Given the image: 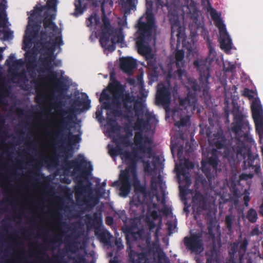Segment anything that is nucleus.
<instances>
[{
  "instance_id": "nucleus-8",
  "label": "nucleus",
  "mask_w": 263,
  "mask_h": 263,
  "mask_svg": "<svg viewBox=\"0 0 263 263\" xmlns=\"http://www.w3.org/2000/svg\"><path fill=\"white\" fill-rule=\"evenodd\" d=\"M101 9L102 13V20L103 25L101 26L102 32L99 42L102 48L109 51L112 52L116 49L114 39H111V44L109 43L110 42V37L114 32V30L111 26L109 18L106 15L104 6H103V4H102Z\"/></svg>"
},
{
  "instance_id": "nucleus-22",
  "label": "nucleus",
  "mask_w": 263,
  "mask_h": 263,
  "mask_svg": "<svg viewBox=\"0 0 263 263\" xmlns=\"http://www.w3.org/2000/svg\"><path fill=\"white\" fill-rule=\"evenodd\" d=\"M137 66L136 60L132 57L122 58L120 59V69L125 73L131 74Z\"/></svg>"
},
{
  "instance_id": "nucleus-37",
  "label": "nucleus",
  "mask_w": 263,
  "mask_h": 263,
  "mask_svg": "<svg viewBox=\"0 0 263 263\" xmlns=\"http://www.w3.org/2000/svg\"><path fill=\"white\" fill-rule=\"evenodd\" d=\"M246 217L250 222L253 223L257 221L258 214L255 209L251 208L247 212Z\"/></svg>"
},
{
  "instance_id": "nucleus-56",
  "label": "nucleus",
  "mask_w": 263,
  "mask_h": 263,
  "mask_svg": "<svg viewBox=\"0 0 263 263\" xmlns=\"http://www.w3.org/2000/svg\"><path fill=\"white\" fill-rule=\"evenodd\" d=\"M225 223L228 229L230 230L232 227V218L231 215L226 216L225 218Z\"/></svg>"
},
{
  "instance_id": "nucleus-9",
  "label": "nucleus",
  "mask_w": 263,
  "mask_h": 263,
  "mask_svg": "<svg viewBox=\"0 0 263 263\" xmlns=\"http://www.w3.org/2000/svg\"><path fill=\"white\" fill-rule=\"evenodd\" d=\"M168 10V17L171 26V33L173 35L176 32V35L178 36L181 32L180 16L184 17L185 13L190 12L189 7L187 5L180 6L173 4Z\"/></svg>"
},
{
  "instance_id": "nucleus-13",
  "label": "nucleus",
  "mask_w": 263,
  "mask_h": 263,
  "mask_svg": "<svg viewBox=\"0 0 263 263\" xmlns=\"http://www.w3.org/2000/svg\"><path fill=\"white\" fill-rule=\"evenodd\" d=\"M134 142L138 146L140 152L143 154H146L148 158L154 157V153L153 148L149 146L146 147L143 143L151 144L152 140L146 136H143L141 132H136L135 134Z\"/></svg>"
},
{
  "instance_id": "nucleus-64",
  "label": "nucleus",
  "mask_w": 263,
  "mask_h": 263,
  "mask_svg": "<svg viewBox=\"0 0 263 263\" xmlns=\"http://www.w3.org/2000/svg\"><path fill=\"white\" fill-rule=\"evenodd\" d=\"M115 245L118 250H121L123 248V245L120 239H117L115 241Z\"/></svg>"
},
{
  "instance_id": "nucleus-25",
  "label": "nucleus",
  "mask_w": 263,
  "mask_h": 263,
  "mask_svg": "<svg viewBox=\"0 0 263 263\" xmlns=\"http://www.w3.org/2000/svg\"><path fill=\"white\" fill-rule=\"evenodd\" d=\"M184 52L182 50H178L175 54L176 65L177 70L175 73L179 79H182V76L185 73V70L182 69L184 67Z\"/></svg>"
},
{
  "instance_id": "nucleus-15",
  "label": "nucleus",
  "mask_w": 263,
  "mask_h": 263,
  "mask_svg": "<svg viewBox=\"0 0 263 263\" xmlns=\"http://www.w3.org/2000/svg\"><path fill=\"white\" fill-rule=\"evenodd\" d=\"M251 109L256 132H263V110L261 105L257 101H253L251 105Z\"/></svg>"
},
{
  "instance_id": "nucleus-48",
  "label": "nucleus",
  "mask_w": 263,
  "mask_h": 263,
  "mask_svg": "<svg viewBox=\"0 0 263 263\" xmlns=\"http://www.w3.org/2000/svg\"><path fill=\"white\" fill-rule=\"evenodd\" d=\"M122 153V149L121 147L119 145H117L116 147L112 148L109 151L110 154L111 156H116L118 154H121L122 156V159H124L125 158L123 156V154L125 152Z\"/></svg>"
},
{
  "instance_id": "nucleus-11",
  "label": "nucleus",
  "mask_w": 263,
  "mask_h": 263,
  "mask_svg": "<svg viewBox=\"0 0 263 263\" xmlns=\"http://www.w3.org/2000/svg\"><path fill=\"white\" fill-rule=\"evenodd\" d=\"M58 4V0H48L46 5L44 6L45 7L43 21L44 28L45 29H49L55 33L59 30L58 26L53 22L56 18Z\"/></svg>"
},
{
  "instance_id": "nucleus-63",
  "label": "nucleus",
  "mask_w": 263,
  "mask_h": 263,
  "mask_svg": "<svg viewBox=\"0 0 263 263\" xmlns=\"http://www.w3.org/2000/svg\"><path fill=\"white\" fill-rule=\"evenodd\" d=\"M57 261L60 263H69L67 261L63 260L64 256L61 254L57 255L55 257Z\"/></svg>"
},
{
  "instance_id": "nucleus-58",
  "label": "nucleus",
  "mask_w": 263,
  "mask_h": 263,
  "mask_svg": "<svg viewBox=\"0 0 263 263\" xmlns=\"http://www.w3.org/2000/svg\"><path fill=\"white\" fill-rule=\"evenodd\" d=\"M111 39H114V42H115V45L116 43H121L124 40V36L121 33H119L117 35V36H115Z\"/></svg>"
},
{
  "instance_id": "nucleus-45",
  "label": "nucleus",
  "mask_w": 263,
  "mask_h": 263,
  "mask_svg": "<svg viewBox=\"0 0 263 263\" xmlns=\"http://www.w3.org/2000/svg\"><path fill=\"white\" fill-rule=\"evenodd\" d=\"M2 154L0 155V186H2V182L3 181H6L10 180L11 179V176H8L7 175H4L2 173V171H3V168L2 166L3 165V162L2 161Z\"/></svg>"
},
{
  "instance_id": "nucleus-31",
  "label": "nucleus",
  "mask_w": 263,
  "mask_h": 263,
  "mask_svg": "<svg viewBox=\"0 0 263 263\" xmlns=\"http://www.w3.org/2000/svg\"><path fill=\"white\" fill-rule=\"evenodd\" d=\"M85 217L86 223L88 226H91L94 223L100 224L102 221L101 215L97 212L94 213L92 216L89 214H87Z\"/></svg>"
},
{
  "instance_id": "nucleus-34",
  "label": "nucleus",
  "mask_w": 263,
  "mask_h": 263,
  "mask_svg": "<svg viewBox=\"0 0 263 263\" xmlns=\"http://www.w3.org/2000/svg\"><path fill=\"white\" fill-rule=\"evenodd\" d=\"M210 15L212 20L214 21L215 26L220 29L226 25L223 23L222 20L220 18V15L218 14L216 10L213 8H212L210 11Z\"/></svg>"
},
{
  "instance_id": "nucleus-38",
  "label": "nucleus",
  "mask_w": 263,
  "mask_h": 263,
  "mask_svg": "<svg viewBox=\"0 0 263 263\" xmlns=\"http://www.w3.org/2000/svg\"><path fill=\"white\" fill-rule=\"evenodd\" d=\"M15 56L13 54H11L8 59L6 61L7 65L11 66L14 68H17L23 64L22 59L14 60Z\"/></svg>"
},
{
  "instance_id": "nucleus-43",
  "label": "nucleus",
  "mask_w": 263,
  "mask_h": 263,
  "mask_svg": "<svg viewBox=\"0 0 263 263\" xmlns=\"http://www.w3.org/2000/svg\"><path fill=\"white\" fill-rule=\"evenodd\" d=\"M26 60L29 64L33 65L36 61V57L34 53L31 51H28L25 54Z\"/></svg>"
},
{
  "instance_id": "nucleus-5",
  "label": "nucleus",
  "mask_w": 263,
  "mask_h": 263,
  "mask_svg": "<svg viewBox=\"0 0 263 263\" xmlns=\"http://www.w3.org/2000/svg\"><path fill=\"white\" fill-rule=\"evenodd\" d=\"M110 93L112 95L111 101L104 102L102 103L103 108L111 110V113L115 117H120L122 116L121 106L123 97V88L120 83L115 80L109 85Z\"/></svg>"
},
{
  "instance_id": "nucleus-55",
  "label": "nucleus",
  "mask_w": 263,
  "mask_h": 263,
  "mask_svg": "<svg viewBox=\"0 0 263 263\" xmlns=\"http://www.w3.org/2000/svg\"><path fill=\"white\" fill-rule=\"evenodd\" d=\"M110 99V96H109V95H108L106 92V90L104 89L101 93L100 99H99L100 102L102 103L103 100H108Z\"/></svg>"
},
{
  "instance_id": "nucleus-50",
  "label": "nucleus",
  "mask_w": 263,
  "mask_h": 263,
  "mask_svg": "<svg viewBox=\"0 0 263 263\" xmlns=\"http://www.w3.org/2000/svg\"><path fill=\"white\" fill-rule=\"evenodd\" d=\"M115 214L118 216L119 219H121L123 222H126L127 220V217L125 210L114 211Z\"/></svg>"
},
{
  "instance_id": "nucleus-60",
  "label": "nucleus",
  "mask_w": 263,
  "mask_h": 263,
  "mask_svg": "<svg viewBox=\"0 0 263 263\" xmlns=\"http://www.w3.org/2000/svg\"><path fill=\"white\" fill-rule=\"evenodd\" d=\"M44 162L48 165H50L53 164H55L58 162L57 159H54L52 158H47L44 160Z\"/></svg>"
},
{
  "instance_id": "nucleus-1",
  "label": "nucleus",
  "mask_w": 263,
  "mask_h": 263,
  "mask_svg": "<svg viewBox=\"0 0 263 263\" xmlns=\"http://www.w3.org/2000/svg\"><path fill=\"white\" fill-rule=\"evenodd\" d=\"M234 121L232 123L231 131L235 134L236 144L232 149L237 155H240L243 159L245 168H251L255 163L259 162L257 155L252 154L251 149L246 147V144H252L254 142L252 137L249 134L250 127L248 121L245 119V116L240 110L238 106H234L232 110Z\"/></svg>"
},
{
  "instance_id": "nucleus-2",
  "label": "nucleus",
  "mask_w": 263,
  "mask_h": 263,
  "mask_svg": "<svg viewBox=\"0 0 263 263\" xmlns=\"http://www.w3.org/2000/svg\"><path fill=\"white\" fill-rule=\"evenodd\" d=\"M125 158V162L127 166L124 171H122L119 176V181L116 180L112 183V186L119 187L121 195L126 197L128 195L131 189V182L130 181V174L134 179H137V162L140 161L143 164L144 171L146 173H152L155 171L156 167V161H152L154 168L151 166L149 160L144 161V156H139L135 152H130L128 151L123 154Z\"/></svg>"
},
{
  "instance_id": "nucleus-24",
  "label": "nucleus",
  "mask_w": 263,
  "mask_h": 263,
  "mask_svg": "<svg viewBox=\"0 0 263 263\" xmlns=\"http://www.w3.org/2000/svg\"><path fill=\"white\" fill-rule=\"evenodd\" d=\"M197 100L196 95L189 91L185 98L179 99V104L185 109L191 108V109L195 110L197 106Z\"/></svg>"
},
{
  "instance_id": "nucleus-33",
  "label": "nucleus",
  "mask_w": 263,
  "mask_h": 263,
  "mask_svg": "<svg viewBox=\"0 0 263 263\" xmlns=\"http://www.w3.org/2000/svg\"><path fill=\"white\" fill-rule=\"evenodd\" d=\"M146 120H144L143 118H138L135 123V129L142 130L146 126L149 125V121L151 120V115L149 114H146Z\"/></svg>"
},
{
  "instance_id": "nucleus-16",
  "label": "nucleus",
  "mask_w": 263,
  "mask_h": 263,
  "mask_svg": "<svg viewBox=\"0 0 263 263\" xmlns=\"http://www.w3.org/2000/svg\"><path fill=\"white\" fill-rule=\"evenodd\" d=\"M126 251L128 253L129 262L130 263H148V256L151 251V247L142 249L140 253L136 252L132 250V248L128 249L127 248Z\"/></svg>"
},
{
  "instance_id": "nucleus-53",
  "label": "nucleus",
  "mask_w": 263,
  "mask_h": 263,
  "mask_svg": "<svg viewBox=\"0 0 263 263\" xmlns=\"http://www.w3.org/2000/svg\"><path fill=\"white\" fill-rule=\"evenodd\" d=\"M69 258L73 260L74 263H85L86 258L83 255H79L77 257H70Z\"/></svg>"
},
{
  "instance_id": "nucleus-29",
  "label": "nucleus",
  "mask_w": 263,
  "mask_h": 263,
  "mask_svg": "<svg viewBox=\"0 0 263 263\" xmlns=\"http://www.w3.org/2000/svg\"><path fill=\"white\" fill-rule=\"evenodd\" d=\"M6 3V0H0V29L5 26L8 21L6 11L7 9Z\"/></svg>"
},
{
  "instance_id": "nucleus-30",
  "label": "nucleus",
  "mask_w": 263,
  "mask_h": 263,
  "mask_svg": "<svg viewBox=\"0 0 263 263\" xmlns=\"http://www.w3.org/2000/svg\"><path fill=\"white\" fill-rule=\"evenodd\" d=\"M109 114H107L106 122L107 124L110 126L109 132L115 133L120 130V126L118 125L117 120L112 117H109Z\"/></svg>"
},
{
  "instance_id": "nucleus-20",
  "label": "nucleus",
  "mask_w": 263,
  "mask_h": 263,
  "mask_svg": "<svg viewBox=\"0 0 263 263\" xmlns=\"http://www.w3.org/2000/svg\"><path fill=\"white\" fill-rule=\"evenodd\" d=\"M122 103L124 107L128 112H131L134 109L136 116H139L142 109V103L138 101H135V98L129 94L124 95L123 93Z\"/></svg>"
},
{
  "instance_id": "nucleus-39",
  "label": "nucleus",
  "mask_w": 263,
  "mask_h": 263,
  "mask_svg": "<svg viewBox=\"0 0 263 263\" xmlns=\"http://www.w3.org/2000/svg\"><path fill=\"white\" fill-rule=\"evenodd\" d=\"M136 0H120L123 8L128 10H133L136 8Z\"/></svg>"
},
{
  "instance_id": "nucleus-14",
  "label": "nucleus",
  "mask_w": 263,
  "mask_h": 263,
  "mask_svg": "<svg viewBox=\"0 0 263 263\" xmlns=\"http://www.w3.org/2000/svg\"><path fill=\"white\" fill-rule=\"evenodd\" d=\"M183 242L186 249L192 253H199L203 250L202 236L199 234H193L190 237H185Z\"/></svg>"
},
{
  "instance_id": "nucleus-4",
  "label": "nucleus",
  "mask_w": 263,
  "mask_h": 263,
  "mask_svg": "<svg viewBox=\"0 0 263 263\" xmlns=\"http://www.w3.org/2000/svg\"><path fill=\"white\" fill-rule=\"evenodd\" d=\"M45 7L37 3L30 12L28 17V24L23 40V44L26 47H30L32 41L38 36L40 29L43 23L42 13Z\"/></svg>"
},
{
  "instance_id": "nucleus-32",
  "label": "nucleus",
  "mask_w": 263,
  "mask_h": 263,
  "mask_svg": "<svg viewBox=\"0 0 263 263\" xmlns=\"http://www.w3.org/2000/svg\"><path fill=\"white\" fill-rule=\"evenodd\" d=\"M194 167V163L189 159H185L183 165H180L177 168L178 174L185 176L186 174V170L192 169Z\"/></svg>"
},
{
  "instance_id": "nucleus-40",
  "label": "nucleus",
  "mask_w": 263,
  "mask_h": 263,
  "mask_svg": "<svg viewBox=\"0 0 263 263\" xmlns=\"http://www.w3.org/2000/svg\"><path fill=\"white\" fill-rule=\"evenodd\" d=\"M111 237L112 235L108 231L102 232L99 235V238L100 240L106 244L110 242Z\"/></svg>"
},
{
  "instance_id": "nucleus-62",
  "label": "nucleus",
  "mask_w": 263,
  "mask_h": 263,
  "mask_svg": "<svg viewBox=\"0 0 263 263\" xmlns=\"http://www.w3.org/2000/svg\"><path fill=\"white\" fill-rule=\"evenodd\" d=\"M1 223L3 226V230L6 232H7L8 228H10L11 226V224L7 222L5 219H3Z\"/></svg>"
},
{
  "instance_id": "nucleus-46",
  "label": "nucleus",
  "mask_w": 263,
  "mask_h": 263,
  "mask_svg": "<svg viewBox=\"0 0 263 263\" xmlns=\"http://www.w3.org/2000/svg\"><path fill=\"white\" fill-rule=\"evenodd\" d=\"M143 203V201L141 200L138 195H135L130 201V206L133 208L134 206L138 207Z\"/></svg>"
},
{
  "instance_id": "nucleus-59",
  "label": "nucleus",
  "mask_w": 263,
  "mask_h": 263,
  "mask_svg": "<svg viewBox=\"0 0 263 263\" xmlns=\"http://www.w3.org/2000/svg\"><path fill=\"white\" fill-rule=\"evenodd\" d=\"M248 245V241L246 239H244L241 243L239 247L240 251L245 252L247 250V246Z\"/></svg>"
},
{
  "instance_id": "nucleus-7",
  "label": "nucleus",
  "mask_w": 263,
  "mask_h": 263,
  "mask_svg": "<svg viewBox=\"0 0 263 263\" xmlns=\"http://www.w3.org/2000/svg\"><path fill=\"white\" fill-rule=\"evenodd\" d=\"M194 65L197 70L199 72V82L201 88L202 89V94L205 100L211 99V95L209 91V78L210 77V63L207 60L198 59L194 62Z\"/></svg>"
},
{
  "instance_id": "nucleus-21",
  "label": "nucleus",
  "mask_w": 263,
  "mask_h": 263,
  "mask_svg": "<svg viewBox=\"0 0 263 263\" xmlns=\"http://www.w3.org/2000/svg\"><path fill=\"white\" fill-rule=\"evenodd\" d=\"M122 230L125 234L126 247L128 249H130L133 248V242L137 241L138 238L141 237V232L139 230L135 232L133 227L128 226L123 227Z\"/></svg>"
},
{
  "instance_id": "nucleus-51",
  "label": "nucleus",
  "mask_w": 263,
  "mask_h": 263,
  "mask_svg": "<svg viewBox=\"0 0 263 263\" xmlns=\"http://www.w3.org/2000/svg\"><path fill=\"white\" fill-rule=\"evenodd\" d=\"M189 121V118L188 117H182L179 121H176L175 123V125L179 127H184L187 125Z\"/></svg>"
},
{
  "instance_id": "nucleus-42",
  "label": "nucleus",
  "mask_w": 263,
  "mask_h": 263,
  "mask_svg": "<svg viewBox=\"0 0 263 263\" xmlns=\"http://www.w3.org/2000/svg\"><path fill=\"white\" fill-rule=\"evenodd\" d=\"M10 148L7 146V144L5 139L0 140V151H3L4 154H5L7 157H11V153L10 152Z\"/></svg>"
},
{
  "instance_id": "nucleus-10",
  "label": "nucleus",
  "mask_w": 263,
  "mask_h": 263,
  "mask_svg": "<svg viewBox=\"0 0 263 263\" xmlns=\"http://www.w3.org/2000/svg\"><path fill=\"white\" fill-rule=\"evenodd\" d=\"M47 56L41 58L42 62V67L39 70V72H48L49 74L46 77L51 82H56L55 85L58 90L62 91L67 89L65 82L63 80V78H58V75L56 72L52 70V62L54 61L53 54L51 53H46Z\"/></svg>"
},
{
  "instance_id": "nucleus-36",
  "label": "nucleus",
  "mask_w": 263,
  "mask_h": 263,
  "mask_svg": "<svg viewBox=\"0 0 263 263\" xmlns=\"http://www.w3.org/2000/svg\"><path fill=\"white\" fill-rule=\"evenodd\" d=\"M186 87L188 89H192L194 91L193 93L195 94H196L197 91H199L201 89V86L198 84L197 80L191 78L188 79Z\"/></svg>"
},
{
  "instance_id": "nucleus-23",
  "label": "nucleus",
  "mask_w": 263,
  "mask_h": 263,
  "mask_svg": "<svg viewBox=\"0 0 263 263\" xmlns=\"http://www.w3.org/2000/svg\"><path fill=\"white\" fill-rule=\"evenodd\" d=\"M219 30L220 33L219 42L221 48L225 51H230L232 49V42L226 26L219 29Z\"/></svg>"
},
{
  "instance_id": "nucleus-6",
  "label": "nucleus",
  "mask_w": 263,
  "mask_h": 263,
  "mask_svg": "<svg viewBox=\"0 0 263 263\" xmlns=\"http://www.w3.org/2000/svg\"><path fill=\"white\" fill-rule=\"evenodd\" d=\"M57 111L62 116V118L60 121L59 124V129L54 133V135L57 137L63 136L65 132L68 130L67 138H68L69 142L71 144H73L75 143L79 142L80 138L78 135H73L70 132V124L72 122L73 115H74V109L70 108L68 110L61 109L60 110L57 109Z\"/></svg>"
},
{
  "instance_id": "nucleus-3",
  "label": "nucleus",
  "mask_w": 263,
  "mask_h": 263,
  "mask_svg": "<svg viewBox=\"0 0 263 263\" xmlns=\"http://www.w3.org/2000/svg\"><path fill=\"white\" fill-rule=\"evenodd\" d=\"M146 11L145 16H141L138 20L136 25L137 31V42L139 52H146L148 51L147 41L153 35L157 26L156 20L153 13V3L152 1L146 2Z\"/></svg>"
},
{
  "instance_id": "nucleus-54",
  "label": "nucleus",
  "mask_w": 263,
  "mask_h": 263,
  "mask_svg": "<svg viewBox=\"0 0 263 263\" xmlns=\"http://www.w3.org/2000/svg\"><path fill=\"white\" fill-rule=\"evenodd\" d=\"M52 44H53V46H54V48L58 46L62 45L63 44V42L62 41L61 35L57 36L54 40H52Z\"/></svg>"
},
{
  "instance_id": "nucleus-41",
  "label": "nucleus",
  "mask_w": 263,
  "mask_h": 263,
  "mask_svg": "<svg viewBox=\"0 0 263 263\" xmlns=\"http://www.w3.org/2000/svg\"><path fill=\"white\" fill-rule=\"evenodd\" d=\"M150 70L151 71L148 75L149 82L152 83L157 81L158 80L159 74L158 67L156 68V69H150Z\"/></svg>"
},
{
  "instance_id": "nucleus-28",
  "label": "nucleus",
  "mask_w": 263,
  "mask_h": 263,
  "mask_svg": "<svg viewBox=\"0 0 263 263\" xmlns=\"http://www.w3.org/2000/svg\"><path fill=\"white\" fill-rule=\"evenodd\" d=\"M227 139L222 130L218 131L214 134V138L212 140V144L217 148H224L226 145Z\"/></svg>"
},
{
  "instance_id": "nucleus-27",
  "label": "nucleus",
  "mask_w": 263,
  "mask_h": 263,
  "mask_svg": "<svg viewBox=\"0 0 263 263\" xmlns=\"http://www.w3.org/2000/svg\"><path fill=\"white\" fill-rule=\"evenodd\" d=\"M48 34L46 30H42L40 32V44L42 48L47 50L46 53H51L53 54L54 50V46H51L52 42L48 41Z\"/></svg>"
},
{
  "instance_id": "nucleus-44",
  "label": "nucleus",
  "mask_w": 263,
  "mask_h": 263,
  "mask_svg": "<svg viewBox=\"0 0 263 263\" xmlns=\"http://www.w3.org/2000/svg\"><path fill=\"white\" fill-rule=\"evenodd\" d=\"M82 104H83L84 109H88L90 107V100H87L82 102L79 99H78L75 100L73 102V105L76 106H80Z\"/></svg>"
},
{
  "instance_id": "nucleus-47",
  "label": "nucleus",
  "mask_w": 263,
  "mask_h": 263,
  "mask_svg": "<svg viewBox=\"0 0 263 263\" xmlns=\"http://www.w3.org/2000/svg\"><path fill=\"white\" fill-rule=\"evenodd\" d=\"M155 3L157 9L166 7L168 9L173 5H169L167 0H155Z\"/></svg>"
},
{
  "instance_id": "nucleus-18",
  "label": "nucleus",
  "mask_w": 263,
  "mask_h": 263,
  "mask_svg": "<svg viewBox=\"0 0 263 263\" xmlns=\"http://www.w3.org/2000/svg\"><path fill=\"white\" fill-rule=\"evenodd\" d=\"M76 180L79 182V184L76 191V199L78 202H84L86 205H89L90 201H93V198L92 196H87L85 198H82L81 196L83 193H91V183L89 182L87 185H84L82 184V181L79 178H77Z\"/></svg>"
},
{
  "instance_id": "nucleus-12",
  "label": "nucleus",
  "mask_w": 263,
  "mask_h": 263,
  "mask_svg": "<svg viewBox=\"0 0 263 263\" xmlns=\"http://www.w3.org/2000/svg\"><path fill=\"white\" fill-rule=\"evenodd\" d=\"M219 162L218 152L213 149L210 156L201 161V169L208 179L212 178L211 171L216 173L218 171V166Z\"/></svg>"
},
{
  "instance_id": "nucleus-17",
  "label": "nucleus",
  "mask_w": 263,
  "mask_h": 263,
  "mask_svg": "<svg viewBox=\"0 0 263 263\" xmlns=\"http://www.w3.org/2000/svg\"><path fill=\"white\" fill-rule=\"evenodd\" d=\"M65 166L69 169L73 168V172H91L92 170V167L90 165L88 168H86L87 161L85 160L83 156L79 155L77 158L72 161H66Z\"/></svg>"
},
{
  "instance_id": "nucleus-35",
  "label": "nucleus",
  "mask_w": 263,
  "mask_h": 263,
  "mask_svg": "<svg viewBox=\"0 0 263 263\" xmlns=\"http://www.w3.org/2000/svg\"><path fill=\"white\" fill-rule=\"evenodd\" d=\"M100 23V17L96 12H93L86 21V24L88 27H91L93 25H98Z\"/></svg>"
},
{
  "instance_id": "nucleus-61",
  "label": "nucleus",
  "mask_w": 263,
  "mask_h": 263,
  "mask_svg": "<svg viewBox=\"0 0 263 263\" xmlns=\"http://www.w3.org/2000/svg\"><path fill=\"white\" fill-rule=\"evenodd\" d=\"M120 142L124 145H128L129 144V141L126 136H120L119 137Z\"/></svg>"
},
{
  "instance_id": "nucleus-52",
  "label": "nucleus",
  "mask_w": 263,
  "mask_h": 263,
  "mask_svg": "<svg viewBox=\"0 0 263 263\" xmlns=\"http://www.w3.org/2000/svg\"><path fill=\"white\" fill-rule=\"evenodd\" d=\"M201 35L203 37L208 43H210V39L209 35V32L207 29L204 27H201Z\"/></svg>"
},
{
  "instance_id": "nucleus-26",
  "label": "nucleus",
  "mask_w": 263,
  "mask_h": 263,
  "mask_svg": "<svg viewBox=\"0 0 263 263\" xmlns=\"http://www.w3.org/2000/svg\"><path fill=\"white\" fill-rule=\"evenodd\" d=\"M152 39V36L151 37L149 40H148L147 41L146 45H147V48H148V51L146 52H139V47H138V46L137 45V37H136V47L137 48L138 52L142 55L145 56L146 60L147 61V65H148L149 69H156V68H158V66L157 65L156 59L154 57V55L151 54V48L149 47V43L151 41Z\"/></svg>"
},
{
  "instance_id": "nucleus-57",
  "label": "nucleus",
  "mask_w": 263,
  "mask_h": 263,
  "mask_svg": "<svg viewBox=\"0 0 263 263\" xmlns=\"http://www.w3.org/2000/svg\"><path fill=\"white\" fill-rule=\"evenodd\" d=\"M253 93V91L251 90L249 88H246L243 90L242 95L243 96L248 98L249 99H252L254 97Z\"/></svg>"
},
{
  "instance_id": "nucleus-19",
  "label": "nucleus",
  "mask_w": 263,
  "mask_h": 263,
  "mask_svg": "<svg viewBox=\"0 0 263 263\" xmlns=\"http://www.w3.org/2000/svg\"><path fill=\"white\" fill-rule=\"evenodd\" d=\"M171 93L168 87L163 84H159L156 96V103L158 105L168 106L171 102Z\"/></svg>"
},
{
  "instance_id": "nucleus-49",
  "label": "nucleus",
  "mask_w": 263,
  "mask_h": 263,
  "mask_svg": "<svg viewBox=\"0 0 263 263\" xmlns=\"http://www.w3.org/2000/svg\"><path fill=\"white\" fill-rule=\"evenodd\" d=\"M2 90V93L0 97V103L4 104L5 103V97L8 96L9 95L11 92V89L10 88H7V87L4 86Z\"/></svg>"
}]
</instances>
